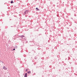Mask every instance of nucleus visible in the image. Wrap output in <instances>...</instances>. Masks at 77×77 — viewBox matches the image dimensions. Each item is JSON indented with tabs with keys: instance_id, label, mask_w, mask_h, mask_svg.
<instances>
[{
	"instance_id": "obj_9",
	"label": "nucleus",
	"mask_w": 77,
	"mask_h": 77,
	"mask_svg": "<svg viewBox=\"0 0 77 77\" xmlns=\"http://www.w3.org/2000/svg\"><path fill=\"white\" fill-rule=\"evenodd\" d=\"M16 48H17V47H16Z\"/></svg>"
},
{
	"instance_id": "obj_8",
	"label": "nucleus",
	"mask_w": 77,
	"mask_h": 77,
	"mask_svg": "<svg viewBox=\"0 0 77 77\" xmlns=\"http://www.w3.org/2000/svg\"><path fill=\"white\" fill-rule=\"evenodd\" d=\"M13 50H15V48H14V49H13Z\"/></svg>"
},
{
	"instance_id": "obj_4",
	"label": "nucleus",
	"mask_w": 77,
	"mask_h": 77,
	"mask_svg": "<svg viewBox=\"0 0 77 77\" xmlns=\"http://www.w3.org/2000/svg\"><path fill=\"white\" fill-rule=\"evenodd\" d=\"M36 10H37V11H39V9H38V8H36Z\"/></svg>"
},
{
	"instance_id": "obj_6",
	"label": "nucleus",
	"mask_w": 77,
	"mask_h": 77,
	"mask_svg": "<svg viewBox=\"0 0 77 77\" xmlns=\"http://www.w3.org/2000/svg\"><path fill=\"white\" fill-rule=\"evenodd\" d=\"M26 13V11H25V12L24 13H23L25 15Z\"/></svg>"
},
{
	"instance_id": "obj_1",
	"label": "nucleus",
	"mask_w": 77,
	"mask_h": 77,
	"mask_svg": "<svg viewBox=\"0 0 77 77\" xmlns=\"http://www.w3.org/2000/svg\"><path fill=\"white\" fill-rule=\"evenodd\" d=\"M3 69H5V70H6L7 69V68L5 66H4L3 67Z\"/></svg>"
},
{
	"instance_id": "obj_3",
	"label": "nucleus",
	"mask_w": 77,
	"mask_h": 77,
	"mask_svg": "<svg viewBox=\"0 0 77 77\" xmlns=\"http://www.w3.org/2000/svg\"><path fill=\"white\" fill-rule=\"evenodd\" d=\"M27 73L28 74H31V72L30 71L27 72Z\"/></svg>"
},
{
	"instance_id": "obj_10",
	"label": "nucleus",
	"mask_w": 77,
	"mask_h": 77,
	"mask_svg": "<svg viewBox=\"0 0 77 77\" xmlns=\"http://www.w3.org/2000/svg\"><path fill=\"white\" fill-rule=\"evenodd\" d=\"M27 71V70H26V71Z\"/></svg>"
},
{
	"instance_id": "obj_7",
	"label": "nucleus",
	"mask_w": 77,
	"mask_h": 77,
	"mask_svg": "<svg viewBox=\"0 0 77 77\" xmlns=\"http://www.w3.org/2000/svg\"><path fill=\"white\" fill-rule=\"evenodd\" d=\"M11 3H14V2H12V1H11Z\"/></svg>"
},
{
	"instance_id": "obj_5",
	"label": "nucleus",
	"mask_w": 77,
	"mask_h": 77,
	"mask_svg": "<svg viewBox=\"0 0 77 77\" xmlns=\"http://www.w3.org/2000/svg\"><path fill=\"white\" fill-rule=\"evenodd\" d=\"M21 37L23 38V37H24V35H22L21 36Z\"/></svg>"
},
{
	"instance_id": "obj_2",
	"label": "nucleus",
	"mask_w": 77,
	"mask_h": 77,
	"mask_svg": "<svg viewBox=\"0 0 77 77\" xmlns=\"http://www.w3.org/2000/svg\"><path fill=\"white\" fill-rule=\"evenodd\" d=\"M27 73H26L24 77H27Z\"/></svg>"
}]
</instances>
